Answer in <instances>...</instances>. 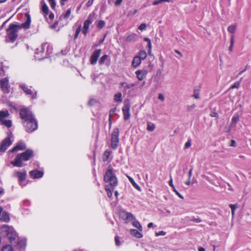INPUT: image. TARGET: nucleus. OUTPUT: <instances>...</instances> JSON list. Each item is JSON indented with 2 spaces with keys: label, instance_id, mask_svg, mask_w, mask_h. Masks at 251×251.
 I'll return each mask as SVG.
<instances>
[{
  "label": "nucleus",
  "instance_id": "obj_1",
  "mask_svg": "<svg viewBox=\"0 0 251 251\" xmlns=\"http://www.w3.org/2000/svg\"><path fill=\"white\" fill-rule=\"evenodd\" d=\"M26 21L23 23L21 25L10 24L9 27L7 29V34L9 40L13 42L16 40L18 37V30L21 28L25 29H28L29 28L31 19L29 15L26 14Z\"/></svg>",
  "mask_w": 251,
  "mask_h": 251
},
{
  "label": "nucleus",
  "instance_id": "obj_2",
  "mask_svg": "<svg viewBox=\"0 0 251 251\" xmlns=\"http://www.w3.org/2000/svg\"><path fill=\"white\" fill-rule=\"evenodd\" d=\"M33 156V151L31 149H27L25 151L18 154L14 160L11 163L15 167H21L23 166V161L29 160Z\"/></svg>",
  "mask_w": 251,
  "mask_h": 251
},
{
  "label": "nucleus",
  "instance_id": "obj_3",
  "mask_svg": "<svg viewBox=\"0 0 251 251\" xmlns=\"http://www.w3.org/2000/svg\"><path fill=\"white\" fill-rule=\"evenodd\" d=\"M1 232L5 235L11 244H15L18 238L17 233L12 226L3 225L0 228Z\"/></svg>",
  "mask_w": 251,
  "mask_h": 251
},
{
  "label": "nucleus",
  "instance_id": "obj_4",
  "mask_svg": "<svg viewBox=\"0 0 251 251\" xmlns=\"http://www.w3.org/2000/svg\"><path fill=\"white\" fill-rule=\"evenodd\" d=\"M104 181L106 182H109L112 187H115L117 185L118 180L111 166L108 167L105 172Z\"/></svg>",
  "mask_w": 251,
  "mask_h": 251
},
{
  "label": "nucleus",
  "instance_id": "obj_5",
  "mask_svg": "<svg viewBox=\"0 0 251 251\" xmlns=\"http://www.w3.org/2000/svg\"><path fill=\"white\" fill-rule=\"evenodd\" d=\"M119 130L118 128H115L111 134V147L113 150L117 148L119 143Z\"/></svg>",
  "mask_w": 251,
  "mask_h": 251
},
{
  "label": "nucleus",
  "instance_id": "obj_6",
  "mask_svg": "<svg viewBox=\"0 0 251 251\" xmlns=\"http://www.w3.org/2000/svg\"><path fill=\"white\" fill-rule=\"evenodd\" d=\"M20 115L22 119L24 120V122L35 119L32 112L27 108L21 109Z\"/></svg>",
  "mask_w": 251,
  "mask_h": 251
},
{
  "label": "nucleus",
  "instance_id": "obj_7",
  "mask_svg": "<svg viewBox=\"0 0 251 251\" xmlns=\"http://www.w3.org/2000/svg\"><path fill=\"white\" fill-rule=\"evenodd\" d=\"M24 125L26 131L28 132L35 131L38 127L37 122L35 119L24 122Z\"/></svg>",
  "mask_w": 251,
  "mask_h": 251
},
{
  "label": "nucleus",
  "instance_id": "obj_8",
  "mask_svg": "<svg viewBox=\"0 0 251 251\" xmlns=\"http://www.w3.org/2000/svg\"><path fill=\"white\" fill-rule=\"evenodd\" d=\"M130 107V105L129 101H125L124 106L122 108V111L124 115V119L125 121L129 120L130 117L129 112Z\"/></svg>",
  "mask_w": 251,
  "mask_h": 251
},
{
  "label": "nucleus",
  "instance_id": "obj_9",
  "mask_svg": "<svg viewBox=\"0 0 251 251\" xmlns=\"http://www.w3.org/2000/svg\"><path fill=\"white\" fill-rule=\"evenodd\" d=\"M119 216L124 220L126 223L131 222L132 219H134V216L132 214L124 210H121L119 212Z\"/></svg>",
  "mask_w": 251,
  "mask_h": 251
},
{
  "label": "nucleus",
  "instance_id": "obj_10",
  "mask_svg": "<svg viewBox=\"0 0 251 251\" xmlns=\"http://www.w3.org/2000/svg\"><path fill=\"white\" fill-rule=\"evenodd\" d=\"M93 21V16L92 15H89L87 19L84 22L83 27L82 29V33L86 35L88 32L89 25L92 23Z\"/></svg>",
  "mask_w": 251,
  "mask_h": 251
},
{
  "label": "nucleus",
  "instance_id": "obj_11",
  "mask_svg": "<svg viewBox=\"0 0 251 251\" xmlns=\"http://www.w3.org/2000/svg\"><path fill=\"white\" fill-rule=\"evenodd\" d=\"M12 144V141L10 140V137H8L5 138L1 143L0 145V152L3 153L7 150Z\"/></svg>",
  "mask_w": 251,
  "mask_h": 251
},
{
  "label": "nucleus",
  "instance_id": "obj_12",
  "mask_svg": "<svg viewBox=\"0 0 251 251\" xmlns=\"http://www.w3.org/2000/svg\"><path fill=\"white\" fill-rule=\"evenodd\" d=\"M0 87L2 92L5 94L9 92V79L5 77L0 81Z\"/></svg>",
  "mask_w": 251,
  "mask_h": 251
},
{
  "label": "nucleus",
  "instance_id": "obj_13",
  "mask_svg": "<svg viewBox=\"0 0 251 251\" xmlns=\"http://www.w3.org/2000/svg\"><path fill=\"white\" fill-rule=\"evenodd\" d=\"M148 74V71L146 70H138L136 71L135 74L138 79L140 81L144 80Z\"/></svg>",
  "mask_w": 251,
  "mask_h": 251
},
{
  "label": "nucleus",
  "instance_id": "obj_14",
  "mask_svg": "<svg viewBox=\"0 0 251 251\" xmlns=\"http://www.w3.org/2000/svg\"><path fill=\"white\" fill-rule=\"evenodd\" d=\"M101 51V50L100 49H98L93 53L90 57V61L92 64H95L97 63Z\"/></svg>",
  "mask_w": 251,
  "mask_h": 251
},
{
  "label": "nucleus",
  "instance_id": "obj_15",
  "mask_svg": "<svg viewBox=\"0 0 251 251\" xmlns=\"http://www.w3.org/2000/svg\"><path fill=\"white\" fill-rule=\"evenodd\" d=\"M26 148V145L23 142H19L18 143L16 146H15L12 150H10L9 152H14L15 151L23 150Z\"/></svg>",
  "mask_w": 251,
  "mask_h": 251
},
{
  "label": "nucleus",
  "instance_id": "obj_16",
  "mask_svg": "<svg viewBox=\"0 0 251 251\" xmlns=\"http://www.w3.org/2000/svg\"><path fill=\"white\" fill-rule=\"evenodd\" d=\"M43 172L39 170H35L29 172L30 176L33 178H41L43 176Z\"/></svg>",
  "mask_w": 251,
  "mask_h": 251
},
{
  "label": "nucleus",
  "instance_id": "obj_17",
  "mask_svg": "<svg viewBox=\"0 0 251 251\" xmlns=\"http://www.w3.org/2000/svg\"><path fill=\"white\" fill-rule=\"evenodd\" d=\"M15 175L18 178L19 181H20V182H22L25 180L26 176V173L25 171H24L23 172H16ZM20 184L21 185H22L21 182H20Z\"/></svg>",
  "mask_w": 251,
  "mask_h": 251
},
{
  "label": "nucleus",
  "instance_id": "obj_18",
  "mask_svg": "<svg viewBox=\"0 0 251 251\" xmlns=\"http://www.w3.org/2000/svg\"><path fill=\"white\" fill-rule=\"evenodd\" d=\"M47 43H45L42 44L41 47L40 48H38L36 50V51L35 52V57L38 59L40 60V58L37 56V55L39 54H42L44 52L45 47L47 46Z\"/></svg>",
  "mask_w": 251,
  "mask_h": 251
},
{
  "label": "nucleus",
  "instance_id": "obj_19",
  "mask_svg": "<svg viewBox=\"0 0 251 251\" xmlns=\"http://www.w3.org/2000/svg\"><path fill=\"white\" fill-rule=\"evenodd\" d=\"M201 88V85L200 84L199 85L196 86L194 90V93L192 97L195 99H199V93Z\"/></svg>",
  "mask_w": 251,
  "mask_h": 251
},
{
  "label": "nucleus",
  "instance_id": "obj_20",
  "mask_svg": "<svg viewBox=\"0 0 251 251\" xmlns=\"http://www.w3.org/2000/svg\"><path fill=\"white\" fill-rule=\"evenodd\" d=\"M137 84H138V82L127 84L126 82H121L120 83V85L122 87H124V91H126V89L132 88V87L137 85Z\"/></svg>",
  "mask_w": 251,
  "mask_h": 251
},
{
  "label": "nucleus",
  "instance_id": "obj_21",
  "mask_svg": "<svg viewBox=\"0 0 251 251\" xmlns=\"http://www.w3.org/2000/svg\"><path fill=\"white\" fill-rule=\"evenodd\" d=\"M17 246L19 247L20 250H25L26 246V243L25 240H21L19 241L17 239L16 243Z\"/></svg>",
  "mask_w": 251,
  "mask_h": 251
},
{
  "label": "nucleus",
  "instance_id": "obj_22",
  "mask_svg": "<svg viewBox=\"0 0 251 251\" xmlns=\"http://www.w3.org/2000/svg\"><path fill=\"white\" fill-rule=\"evenodd\" d=\"M131 222L132 223L133 226L137 228L139 231H142V227L140 223L136 220L135 217L134 219H132V221Z\"/></svg>",
  "mask_w": 251,
  "mask_h": 251
},
{
  "label": "nucleus",
  "instance_id": "obj_23",
  "mask_svg": "<svg viewBox=\"0 0 251 251\" xmlns=\"http://www.w3.org/2000/svg\"><path fill=\"white\" fill-rule=\"evenodd\" d=\"M0 220L6 223L10 221L9 214L6 212H3Z\"/></svg>",
  "mask_w": 251,
  "mask_h": 251
},
{
  "label": "nucleus",
  "instance_id": "obj_24",
  "mask_svg": "<svg viewBox=\"0 0 251 251\" xmlns=\"http://www.w3.org/2000/svg\"><path fill=\"white\" fill-rule=\"evenodd\" d=\"M141 60H142L138 56H135L132 60V66L134 67H137L141 64Z\"/></svg>",
  "mask_w": 251,
  "mask_h": 251
},
{
  "label": "nucleus",
  "instance_id": "obj_25",
  "mask_svg": "<svg viewBox=\"0 0 251 251\" xmlns=\"http://www.w3.org/2000/svg\"><path fill=\"white\" fill-rule=\"evenodd\" d=\"M130 233L131 235L138 238H141L143 236L142 234L136 229H130Z\"/></svg>",
  "mask_w": 251,
  "mask_h": 251
},
{
  "label": "nucleus",
  "instance_id": "obj_26",
  "mask_svg": "<svg viewBox=\"0 0 251 251\" xmlns=\"http://www.w3.org/2000/svg\"><path fill=\"white\" fill-rule=\"evenodd\" d=\"M72 10V9H71V8L68 9L64 13H63L61 15L60 18H62L65 20L68 19L71 15Z\"/></svg>",
  "mask_w": 251,
  "mask_h": 251
},
{
  "label": "nucleus",
  "instance_id": "obj_27",
  "mask_svg": "<svg viewBox=\"0 0 251 251\" xmlns=\"http://www.w3.org/2000/svg\"><path fill=\"white\" fill-rule=\"evenodd\" d=\"M20 87L26 95H32V91L30 89H28L25 85L21 84Z\"/></svg>",
  "mask_w": 251,
  "mask_h": 251
},
{
  "label": "nucleus",
  "instance_id": "obj_28",
  "mask_svg": "<svg viewBox=\"0 0 251 251\" xmlns=\"http://www.w3.org/2000/svg\"><path fill=\"white\" fill-rule=\"evenodd\" d=\"M9 116V113L7 111H0V121L2 122L4 120V118L7 117Z\"/></svg>",
  "mask_w": 251,
  "mask_h": 251
},
{
  "label": "nucleus",
  "instance_id": "obj_29",
  "mask_svg": "<svg viewBox=\"0 0 251 251\" xmlns=\"http://www.w3.org/2000/svg\"><path fill=\"white\" fill-rule=\"evenodd\" d=\"M155 128V125L151 122L147 123V129L149 131H153Z\"/></svg>",
  "mask_w": 251,
  "mask_h": 251
},
{
  "label": "nucleus",
  "instance_id": "obj_30",
  "mask_svg": "<svg viewBox=\"0 0 251 251\" xmlns=\"http://www.w3.org/2000/svg\"><path fill=\"white\" fill-rule=\"evenodd\" d=\"M128 180L129 181H130V182L132 184V185H133V186L136 188V189H137L138 190H139L140 191L141 189H140V187L139 186V185L135 182V181L134 180V179L130 177V176H128Z\"/></svg>",
  "mask_w": 251,
  "mask_h": 251
},
{
  "label": "nucleus",
  "instance_id": "obj_31",
  "mask_svg": "<svg viewBox=\"0 0 251 251\" xmlns=\"http://www.w3.org/2000/svg\"><path fill=\"white\" fill-rule=\"evenodd\" d=\"M234 44V36L233 35H231L230 37V46L229 47V51L232 52L233 49V46Z\"/></svg>",
  "mask_w": 251,
  "mask_h": 251
},
{
  "label": "nucleus",
  "instance_id": "obj_32",
  "mask_svg": "<svg viewBox=\"0 0 251 251\" xmlns=\"http://www.w3.org/2000/svg\"><path fill=\"white\" fill-rule=\"evenodd\" d=\"M111 152L108 151H105L103 154L102 160L104 162L108 160L110 155Z\"/></svg>",
  "mask_w": 251,
  "mask_h": 251
},
{
  "label": "nucleus",
  "instance_id": "obj_33",
  "mask_svg": "<svg viewBox=\"0 0 251 251\" xmlns=\"http://www.w3.org/2000/svg\"><path fill=\"white\" fill-rule=\"evenodd\" d=\"M122 94L118 93L114 95V100L118 102H121L122 101Z\"/></svg>",
  "mask_w": 251,
  "mask_h": 251
},
{
  "label": "nucleus",
  "instance_id": "obj_34",
  "mask_svg": "<svg viewBox=\"0 0 251 251\" xmlns=\"http://www.w3.org/2000/svg\"><path fill=\"white\" fill-rule=\"evenodd\" d=\"M141 60H144L147 57V52L145 50H141L137 55Z\"/></svg>",
  "mask_w": 251,
  "mask_h": 251
},
{
  "label": "nucleus",
  "instance_id": "obj_35",
  "mask_svg": "<svg viewBox=\"0 0 251 251\" xmlns=\"http://www.w3.org/2000/svg\"><path fill=\"white\" fill-rule=\"evenodd\" d=\"M1 124L7 127H10L12 126V121L10 120H4L1 122Z\"/></svg>",
  "mask_w": 251,
  "mask_h": 251
},
{
  "label": "nucleus",
  "instance_id": "obj_36",
  "mask_svg": "<svg viewBox=\"0 0 251 251\" xmlns=\"http://www.w3.org/2000/svg\"><path fill=\"white\" fill-rule=\"evenodd\" d=\"M236 29V25H229L227 27V31L229 32H230L231 33H233V34H234L235 32Z\"/></svg>",
  "mask_w": 251,
  "mask_h": 251
},
{
  "label": "nucleus",
  "instance_id": "obj_37",
  "mask_svg": "<svg viewBox=\"0 0 251 251\" xmlns=\"http://www.w3.org/2000/svg\"><path fill=\"white\" fill-rule=\"evenodd\" d=\"M42 12L46 15H47L49 14V8L46 3H44L42 7Z\"/></svg>",
  "mask_w": 251,
  "mask_h": 251
},
{
  "label": "nucleus",
  "instance_id": "obj_38",
  "mask_svg": "<svg viewBox=\"0 0 251 251\" xmlns=\"http://www.w3.org/2000/svg\"><path fill=\"white\" fill-rule=\"evenodd\" d=\"M105 190L107 192V196L109 198H110L112 195V192L113 188H109L108 186H105Z\"/></svg>",
  "mask_w": 251,
  "mask_h": 251
},
{
  "label": "nucleus",
  "instance_id": "obj_39",
  "mask_svg": "<svg viewBox=\"0 0 251 251\" xmlns=\"http://www.w3.org/2000/svg\"><path fill=\"white\" fill-rule=\"evenodd\" d=\"M1 251H13V249L10 245H6L2 247Z\"/></svg>",
  "mask_w": 251,
  "mask_h": 251
},
{
  "label": "nucleus",
  "instance_id": "obj_40",
  "mask_svg": "<svg viewBox=\"0 0 251 251\" xmlns=\"http://www.w3.org/2000/svg\"><path fill=\"white\" fill-rule=\"evenodd\" d=\"M239 116L238 114H234L231 119V124L232 125L235 124L237 121H239Z\"/></svg>",
  "mask_w": 251,
  "mask_h": 251
},
{
  "label": "nucleus",
  "instance_id": "obj_41",
  "mask_svg": "<svg viewBox=\"0 0 251 251\" xmlns=\"http://www.w3.org/2000/svg\"><path fill=\"white\" fill-rule=\"evenodd\" d=\"M108 58V55L105 54L103 55L100 59L99 63L100 65L103 64L105 61Z\"/></svg>",
  "mask_w": 251,
  "mask_h": 251
},
{
  "label": "nucleus",
  "instance_id": "obj_42",
  "mask_svg": "<svg viewBox=\"0 0 251 251\" xmlns=\"http://www.w3.org/2000/svg\"><path fill=\"white\" fill-rule=\"evenodd\" d=\"M172 1V0H156L153 2L152 4L153 5H156L161 2H171Z\"/></svg>",
  "mask_w": 251,
  "mask_h": 251
},
{
  "label": "nucleus",
  "instance_id": "obj_43",
  "mask_svg": "<svg viewBox=\"0 0 251 251\" xmlns=\"http://www.w3.org/2000/svg\"><path fill=\"white\" fill-rule=\"evenodd\" d=\"M105 25V23L104 21L100 20L98 22L97 26L99 28H102Z\"/></svg>",
  "mask_w": 251,
  "mask_h": 251
},
{
  "label": "nucleus",
  "instance_id": "obj_44",
  "mask_svg": "<svg viewBox=\"0 0 251 251\" xmlns=\"http://www.w3.org/2000/svg\"><path fill=\"white\" fill-rule=\"evenodd\" d=\"M81 30V25H79L78 26V27L76 28V29L75 35V37H74V39L75 40L77 38V37H78V35H79Z\"/></svg>",
  "mask_w": 251,
  "mask_h": 251
},
{
  "label": "nucleus",
  "instance_id": "obj_45",
  "mask_svg": "<svg viewBox=\"0 0 251 251\" xmlns=\"http://www.w3.org/2000/svg\"><path fill=\"white\" fill-rule=\"evenodd\" d=\"M51 8L54 9L56 6V2L55 0H48Z\"/></svg>",
  "mask_w": 251,
  "mask_h": 251
},
{
  "label": "nucleus",
  "instance_id": "obj_46",
  "mask_svg": "<svg viewBox=\"0 0 251 251\" xmlns=\"http://www.w3.org/2000/svg\"><path fill=\"white\" fill-rule=\"evenodd\" d=\"M240 85V82H235L232 85L230 86V89H233L234 88H238Z\"/></svg>",
  "mask_w": 251,
  "mask_h": 251
},
{
  "label": "nucleus",
  "instance_id": "obj_47",
  "mask_svg": "<svg viewBox=\"0 0 251 251\" xmlns=\"http://www.w3.org/2000/svg\"><path fill=\"white\" fill-rule=\"evenodd\" d=\"M146 24L145 23H142L138 27V29L140 30H145L146 29Z\"/></svg>",
  "mask_w": 251,
  "mask_h": 251
},
{
  "label": "nucleus",
  "instance_id": "obj_48",
  "mask_svg": "<svg viewBox=\"0 0 251 251\" xmlns=\"http://www.w3.org/2000/svg\"><path fill=\"white\" fill-rule=\"evenodd\" d=\"M147 47L148 48V54L149 55H151V49H152V46H151V42H150L148 43H147Z\"/></svg>",
  "mask_w": 251,
  "mask_h": 251
},
{
  "label": "nucleus",
  "instance_id": "obj_49",
  "mask_svg": "<svg viewBox=\"0 0 251 251\" xmlns=\"http://www.w3.org/2000/svg\"><path fill=\"white\" fill-rule=\"evenodd\" d=\"M135 38V37L134 35H129L126 37V40L128 41H134Z\"/></svg>",
  "mask_w": 251,
  "mask_h": 251
},
{
  "label": "nucleus",
  "instance_id": "obj_50",
  "mask_svg": "<svg viewBox=\"0 0 251 251\" xmlns=\"http://www.w3.org/2000/svg\"><path fill=\"white\" fill-rule=\"evenodd\" d=\"M115 244L116 246H119L120 245L119 237L118 236H116L115 237Z\"/></svg>",
  "mask_w": 251,
  "mask_h": 251
},
{
  "label": "nucleus",
  "instance_id": "obj_51",
  "mask_svg": "<svg viewBox=\"0 0 251 251\" xmlns=\"http://www.w3.org/2000/svg\"><path fill=\"white\" fill-rule=\"evenodd\" d=\"M229 207L231 208V211H235L236 209L237 208V205L230 204L229 205Z\"/></svg>",
  "mask_w": 251,
  "mask_h": 251
},
{
  "label": "nucleus",
  "instance_id": "obj_52",
  "mask_svg": "<svg viewBox=\"0 0 251 251\" xmlns=\"http://www.w3.org/2000/svg\"><path fill=\"white\" fill-rule=\"evenodd\" d=\"M210 116L212 117H218L219 116L218 114L215 111L211 112L210 114Z\"/></svg>",
  "mask_w": 251,
  "mask_h": 251
},
{
  "label": "nucleus",
  "instance_id": "obj_53",
  "mask_svg": "<svg viewBox=\"0 0 251 251\" xmlns=\"http://www.w3.org/2000/svg\"><path fill=\"white\" fill-rule=\"evenodd\" d=\"M166 234V233L164 231H160L157 233H156V236H164Z\"/></svg>",
  "mask_w": 251,
  "mask_h": 251
},
{
  "label": "nucleus",
  "instance_id": "obj_54",
  "mask_svg": "<svg viewBox=\"0 0 251 251\" xmlns=\"http://www.w3.org/2000/svg\"><path fill=\"white\" fill-rule=\"evenodd\" d=\"M190 221L197 223H199L201 222V220L200 218H192Z\"/></svg>",
  "mask_w": 251,
  "mask_h": 251
},
{
  "label": "nucleus",
  "instance_id": "obj_55",
  "mask_svg": "<svg viewBox=\"0 0 251 251\" xmlns=\"http://www.w3.org/2000/svg\"><path fill=\"white\" fill-rule=\"evenodd\" d=\"M158 99L163 101L165 100L164 96L163 94H159L158 96Z\"/></svg>",
  "mask_w": 251,
  "mask_h": 251
},
{
  "label": "nucleus",
  "instance_id": "obj_56",
  "mask_svg": "<svg viewBox=\"0 0 251 251\" xmlns=\"http://www.w3.org/2000/svg\"><path fill=\"white\" fill-rule=\"evenodd\" d=\"M169 185L172 187L173 189H175V186L173 184V179L171 177V178H170V180L169 182Z\"/></svg>",
  "mask_w": 251,
  "mask_h": 251
},
{
  "label": "nucleus",
  "instance_id": "obj_57",
  "mask_svg": "<svg viewBox=\"0 0 251 251\" xmlns=\"http://www.w3.org/2000/svg\"><path fill=\"white\" fill-rule=\"evenodd\" d=\"M93 0H89L86 3L87 7H90L91 6L93 3Z\"/></svg>",
  "mask_w": 251,
  "mask_h": 251
},
{
  "label": "nucleus",
  "instance_id": "obj_58",
  "mask_svg": "<svg viewBox=\"0 0 251 251\" xmlns=\"http://www.w3.org/2000/svg\"><path fill=\"white\" fill-rule=\"evenodd\" d=\"M173 191L176 193V194L180 198L183 199V197L182 195L175 188V189H173Z\"/></svg>",
  "mask_w": 251,
  "mask_h": 251
},
{
  "label": "nucleus",
  "instance_id": "obj_59",
  "mask_svg": "<svg viewBox=\"0 0 251 251\" xmlns=\"http://www.w3.org/2000/svg\"><path fill=\"white\" fill-rule=\"evenodd\" d=\"M122 1L123 0H116L115 2V5L116 6L120 5L121 4Z\"/></svg>",
  "mask_w": 251,
  "mask_h": 251
},
{
  "label": "nucleus",
  "instance_id": "obj_60",
  "mask_svg": "<svg viewBox=\"0 0 251 251\" xmlns=\"http://www.w3.org/2000/svg\"><path fill=\"white\" fill-rule=\"evenodd\" d=\"M247 68H248V66H246L244 70H243L242 71H240L238 73V74L237 75V76H238L239 75H242L244 72H245L247 70Z\"/></svg>",
  "mask_w": 251,
  "mask_h": 251
},
{
  "label": "nucleus",
  "instance_id": "obj_61",
  "mask_svg": "<svg viewBox=\"0 0 251 251\" xmlns=\"http://www.w3.org/2000/svg\"><path fill=\"white\" fill-rule=\"evenodd\" d=\"M236 146V143L235 141L234 140H231L230 146L235 147Z\"/></svg>",
  "mask_w": 251,
  "mask_h": 251
},
{
  "label": "nucleus",
  "instance_id": "obj_62",
  "mask_svg": "<svg viewBox=\"0 0 251 251\" xmlns=\"http://www.w3.org/2000/svg\"><path fill=\"white\" fill-rule=\"evenodd\" d=\"M54 14L53 13H50L49 15V18L50 20H52L54 19Z\"/></svg>",
  "mask_w": 251,
  "mask_h": 251
},
{
  "label": "nucleus",
  "instance_id": "obj_63",
  "mask_svg": "<svg viewBox=\"0 0 251 251\" xmlns=\"http://www.w3.org/2000/svg\"><path fill=\"white\" fill-rule=\"evenodd\" d=\"M144 41L147 42V43L151 42V40L149 38H148L147 37H146V38H144Z\"/></svg>",
  "mask_w": 251,
  "mask_h": 251
},
{
  "label": "nucleus",
  "instance_id": "obj_64",
  "mask_svg": "<svg viewBox=\"0 0 251 251\" xmlns=\"http://www.w3.org/2000/svg\"><path fill=\"white\" fill-rule=\"evenodd\" d=\"M199 251H205V249L203 247H200L198 249Z\"/></svg>",
  "mask_w": 251,
  "mask_h": 251
}]
</instances>
